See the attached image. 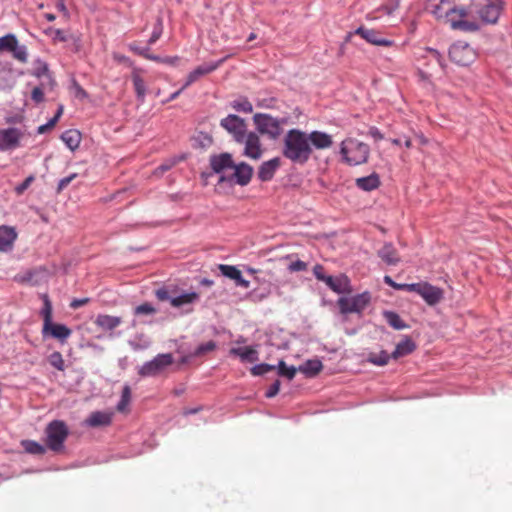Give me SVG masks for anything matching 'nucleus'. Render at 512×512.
<instances>
[{
  "instance_id": "obj_1",
  "label": "nucleus",
  "mask_w": 512,
  "mask_h": 512,
  "mask_svg": "<svg viewBox=\"0 0 512 512\" xmlns=\"http://www.w3.org/2000/svg\"><path fill=\"white\" fill-rule=\"evenodd\" d=\"M437 19H443L454 30L464 32H476L479 30V24L476 20H469L468 11L464 7H452L448 0H440L432 10Z\"/></svg>"
},
{
  "instance_id": "obj_2",
  "label": "nucleus",
  "mask_w": 512,
  "mask_h": 512,
  "mask_svg": "<svg viewBox=\"0 0 512 512\" xmlns=\"http://www.w3.org/2000/svg\"><path fill=\"white\" fill-rule=\"evenodd\" d=\"M282 154L293 163L305 164L312 154L307 133L299 129L289 130L284 137Z\"/></svg>"
},
{
  "instance_id": "obj_3",
  "label": "nucleus",
  "mask_w": 512,
  "mask_h": 512,
  "mask_svg": "<svg viewBox=\"0 0 512 512\" xmlns=\"http://www.w3.org/2000/svg\"><path fill=\"white\" fill-rule=\"evenodd\" d=\"M502 0H473L467 9L468 19L476 20L481 25L496 24L504 10Z\"/></svg>"
},
{
  "instance_id": "obj_4",
  "label": "nucleus",
  "mask_w": 512,
  "mask_h": 512,
  "mask_svg": "<svg viewBox=\"0 0 512 512\" xmlns=\"http://www.w3.org/2000/svg\"><path fill=\"white\" fill-rule=\"evenodd\" d=\"M340 154L343 161L350 166H357L367 163L370 155L368 144L356 138L348 137L340 144Z\"/></svg>"
},
{
  "instance_id": "obj_5",
  "label": "nucleus",
  "mask_w": 512,
  "mask_h": 512,
  "mask_svg": "<svg viewBox=\"0 0 512 512\" xmlns=\"http://www.w3.org/2000/svg\"><path fill=\"white\" fill-rule=\"evenodd\" d=\"M67 425L60 420H54L46 427V445L52 451H60L68 436Z\"/></svg>"
},
{
  "instance_id": "obj_6",
  "label": "nucleus",
  "mask_w": 512,
  "mask_h": 512,
  "mask_svg": "<svg viewBox=\"0 0 512 512\" xmlns=\"http://www.w3.org/2000/svg\"><path fill=\"white\" fill-rule=\"evenodd\" d=\"M174 362L171 353L158 354L152 360L145 362L138 370L142 377H155L166 370Z\"/></svg>"
},
{
  "instance_id": "obj_7",
  "label": "nucleus",
  "mask_w": 512,
  "mask_h": 512,
  "mask_svg": "<svg viewBox=\"0 0 512 512\" xmlns=\"http://www.w3.org/2000/svg\"><path fill=\"white\" fill-rule=\"evenodd\" d=\"M449 57L454 63L467 66L476 60L477 53L468 43L458 41L450 47Z\"/></svg>"
},
{
  "instance_id": "obj_8",
  "label": "nucleus",
  "mask_w": 512,
  "mask_h": 512,
  "mask_svg": "<svg viewBox=\"0 0 512 512\" xmlns=\"http://www.w3.org/2000/svg\"><path fill=\"white\" fill-rule=\"evenodd\" d=\"M370 300L369 292H364L350 298L341 297L338 299L337 304L342 314L360 313L367 307Z\"/></svg>"
},
{
  "instance_id": "obj_9",
  "label": "nucleus",
  "mask_w": 512,
  "mask_h": 512,
  "mask_svg": "<svg viewBox=\"0 0 512 512\" xmlns=\"http://www.w3.org/2000/svg\"><path fill=\"white\" fill-rule=\"evenodd\" d=\"M253 120L258 131L268 135L271 139L278 138L282 133V123L268 114H255Z\"/></svg>"
},
{
  "instance_id": "obj_10",
  "label": "nucleus",
  "mask_w": 512,
  "mask_h": 512,
  "mask_svg": "<svg viewBox=\"0 0 512 512\" xmlns=\"http://www.w3.org/2000/svg\"><path fill=\"white\" fill-rule=\"evenodd\" d=\"M0 51H7L20 63H27L28 51L25 45H20L14 34L0 37Z\"/></svg>"
},
{
  "instance_id": "obj_11",
  "label": "nucleus",
  "mask_w": 512,
  "mask_h": 512,
  "mask_svg": "<svg viewBox=\"0 0 512 512\" xmlns=\"http://www.w3.org/2000/svg\"><path fill=\"white\" fill-rule=\"evenodd\" d=\"M409 288L419 294L430 306L436 305L443 298V291L427 282L412 283Z\"/></svg>"
},
{
  "instance_id": "obj_12",
  "label": "nucleus",
  "mask_w": 512,
  "mask_h": 512,
  "mask_svg": "<svg viewBox=\"0 0 512 512\" xmlns=\"http://www.w3.org/2000/svg\"><path fill=\"white\" fill-rule=\"evenodd\" d=\"M221 126L231 133L237 142L244 140L246 125L242 118L237 115L230 114L221 120Z\"/></svg>"
},
{
  "instance_id": "obj_13",
  "label": "nucleus",
  "mask_w": 512,
  "mask_h": 512,
  "mask_svg": "<svg viewBox=\"0 0 512 512\" xmlns=\"http://www.w3.org/2000/svg\"><path fill=\"white\" fill-rule=\"evenodd\" d=\"M232 170L233 172L230 176H222L220 178V181H224L226 179L229 181L234 180L235 183L241 186H245L250 182L251 177L253 175V168L250 165L242 162L238 165H233Z\"/></svg>"
},
{
  "instance_id": "obj_14",
  "label": "nucleus",
  "mask_w": 512,
  "mask_h": 512,
  "mask_svg": "<svg viewBox=\"0 0 512 512\" xmlns=\"http://www.w3.org/2000/svg\"><path fill=\"white\" fill-rule=\"evenodd\" d=\"M21 138L22 132L17 128L0 129V151L17 148Z\"/></svg>"
},
{
  "instance_id": "obj_15",
  "label": "nucleus",
  "mask_w": 512,
  "mask_h": 512,
  "mask_svg": "<svg viewBox=\"0 0 512 512\" xmlns=\"http://www.w3.org/2000/svg\"><path fill=\"white\" fill-rule=\"evenodd\" d=\"M225 61V58L217 61V62H211V63H205L198 67H196L193 71H191L186 79L185 84L183 85V88L189 87L194 82L198 81L201 77L208 75L215 71L221 64H223Z\"/></svg>"
},
{
  "instance_id": "obj_16",
  "label": "nucleus",
  "mask_w": 512,
  "mask_h": 512,
  "mask_svg": "<svg viewBox=\"0 0 512 512\" xmlns=\"http://www.w3.org/2000/svg\"><path fill=\"white\" fill-rule=\"evenodd\" d=\"M245 143L244 154L252 159H259L262 155V148L259 136L250 132L247 135L245 134L244 140Z\"/></svg>"
},
{
  "instance_id": "obj_17",
  "label": "nucleus",
  "mask_w": 512,
  "mask_h": 512,
  "mask_svg": "<svg viewBox=\"0 0 512 512\" xmlns=\"http://www.w3.org/2000/svg\"><path fill=\"white\" fill-rule=\"evenodd\" d=\"M113 411H94L84 421L85 425L92 428L107 427L112 423Z\"/></svg>"
},
{
  "instance_id": "obj_18",
  "label": "nucleus",
  "mask_w": 512,
  "mask_h": 512,
  "mask_svg": "<svg viewBox=\"0 0 512 512\" xmlns=\"http://www.w3.org/2000/svg\"><path fill=\"white\" fill-rule=\"evenodd\" d=\"M42 334L44 337L49 335L64 343L71 336L72 331L64 324L51 322L48 327H42Z\"/></svg>"
},
{
  "instance_id": "obj_19",
  "label": "nucleus",
  "mask_w": 512,
  "mask_h": 512,
  "mask_svg": "<svg viewBox=\"0 0 512 512\" xmlns=\"http://www.w3.org/2000/svg\"><path fill=\"white\" fill-rule=\"evenodd\" d=\"M355 34L361 36L367 42L377 46L389 47L393 44L392 41L382 38L380 32L363 26L357 28Z\"/></svg>"
},
{
  "instance_id": "obj_20",
  "label": "nucleus",
  "mask_w": 512,
  "mask_h": 512,
  "mask_svg": "<svg viewBox=\"0 0 512 512\" xmlns=\"http://www.w3.org/2000/svg\"><path fill=\"white\" fill-rule=\"evenodd\" d=\"M143 72H144L143 69L138 68V67H134L131 72V80L133 82L135 94H136L137 99L140 102L145 101V97H146V93H147L146 83L142 76Z\"/></svg>"
},
{
  "instance_id": "obj_21",
  "label": "nucleus",
  "mask_w": 512,
  "mask_h": 512,
  "mask_svg": "<svg viewBox=\"0 0 512 512\" xmlns=\"http://www.w3.org/2000/svg\"><path fill=\"white\" fill-rule=\"evenodd\" d=\"M417 59L426 60L424 65L427 67L430 65H437L441 68L444 67L442 55L433 48L426 47L419 49Z\"/></svg>"
},
{
  "instance_id": "obj_22",
  "label": "nucleus",
  "mask_w": 512,
  "mask_h": 512,
  "mask_svg": "<svg viewBox=\"0 0 512 512\" xmlns=\"http://www.w3.org/2000/svg\"><path fill=\"white\" fill-rule=\"evenodd\" d=\"M308 142L318 150L330 148L333 144L332 136L321 131L307 133Z\"/></svg>"
},
{
  "instance_id": "obj_23",
  "label": "nucleus",
  "mask_w": 512,
  "mask_h": 512,
  "mask_svg": "<svg viewBox=\"0 0 512 512\" xmlns=\"http://www.w3.org/2000/svg\"><path fill=\"white\" fill-rule=\"evenodd\" d=\"M219 270L222 275L234 280L237 286L249 288L250 282L242 277V273L237 267L221 264L219 265Z\"/></svg>"
},
{
  "instance_id": "obj_24",
  "label": "nucleus",
  "mask_w": 512,
  "mask_h": 512,
  "mask_svg": "<svg viewBox=\"0 0 512 512\" xmlns=\"http://www.w3.org/2000/svg\"><path fill=\"white\" fill-rule=\"evenodd\" d=\"M281 160L278 157L263 162L258 170V177L261 181H270L276 170L280 167Z\"/></svg>"
},
{
  "instance_id": "obj_25",
  "label": "nucleus",
  "mask_w": 512,
  "mask_h": 512,
  "mask_svg": "<svg viewBox=\"0 0 512 512\" xmlns=\"http://www.w3.org/2000/svg\"><path fill=\"white\" fill-rule=\"evenodd\" d=\"M233 165L232 156L229 153L214 155L210 158V166L216 173H221L228 168L232 169Z\"/></svg>"
},
{
  "instance_id": "obj_26",
  "label": "nucleus",
  "mask_w": 512,
  "mask_h": 512,
  "mask_svg": "<svg viewBox=\"0 0 512 512\" xmlns=\"http://www.w3.org/2000/svg\"><path fill=\"white\" fill-rule=\"evenodd\" d=\"M16 238L17 233L14 228L0 226V251L7 252L11 250Z\"/></svg>"
},
{
  "instance_id": "obj_27",
  "label": "nucleus",
  "mask_w": 512,
  "mask_h": 512,
  "mask_svg": "<svg viewBox=\"0 0 512 512\" xmlns=\"http://www.w3.org/2000/svg\"><path fill=\"white\" fill-rule=\"evenodd\" d=\"M95 325L103 331H112L117 328L121 323V317L111 316L107 314H99L95 321Z\"/></svg>"
},
{
  "instance_id": "obj_28",
  "label": "nucleus",
  "mask_w": 512,
  "mask_h": 512,
  "mask_svg": "<svg viewBox=\"0 0 512 512\" xmlns=\"http://www.w3.org/2000/svg\"><path fill=\"white\" fill-rule=\"evenodd\" d=\"M415 349H416L415 342L411 338L406 336L401 342H399L396 345L395 350L391 354L392 359L397 360L401 357L407 356V355L411 354L412 352H414Z\"/></svg>"
},
{
  "instance_id": "obj_29",
  "label": "nucleus",
  "mask_w": 512,
  "mask_h": 512,
  "mask_svg": "<svg viewBox=\"0 0 512 512\" xmlns=\"http://www.w3.org/2000/svg\"><path fill=\"white\" fill-rule=\"evenodd\" d=\"M380 177L377 173H372L369 176L360 177L355 180L356 186L363 191H373L380 186Z\"/></svg>"
},
{
  "instance_id": "obj_30",
  "label": "nucleus",
  "mask_w": 512,
  "mask_h": 512,
  "mask_svg": "<svg viewBox=\"0 0 512 512\" xmlns=\"http://www.w3.org/2000/svg\"><path fill=\"white\" fill-rule=\"evenodd\" d=\"M324 282L332 291L336 293L341 294L349 292V280L346 276H328Z\"/></svg>"
},
{
  "instance_id": "obj_31",
  "label": "nucleus",
  "mask_w": 512,
  "mask_h": 512,
  "mask_svg": "<svg viewBox=\"0 0 512 512\" xmlns=\"http://www.w3.org/2000/svg\"><path fill=\"white\" fill-rule=\"evenodd\" d=\"M230 354L238 356L242 362L253 363L258 361L257 350L250 346L232 348Z\"/></svg>"
},
{
  "instance_id": "obj_32",
  "label": "nucleus",
  "mask_w": 512,
  "mask_h": 512,
  "mask_svg": "<svg viewBox=\"0 0 512 512\" xmlns=\"http://www.w3.org/2000/svg\"><path fill=\"white\" fill-rule=\"evenodd\" d=\"M378 255L388 265H396L400 261L397 250L391 243L385 244L378 251Z\"/></svg>"
},
{
  "instance_id": "obj_33",
  "label": "nucleus",
  "mask_w": 512,
  "mask_h": 512,
  "mask_svg": "<svg viewBox=\"0 0 512 512\" xmlns=\"http://www.w3.org/2000/svg\"><path fill=\"white\" fill-rule=\"evenodd\" d=\"M200 296L197 292H186L179 296L171 298V305L175 308L193 304L199 300Z\"/></svg>"
},
{
  "instance_id": "obj_34",
  "label": "nucleus",
  "mask_w": 512,
  "mask_h": 512,
  "mask_svg": "<svg viewBox=\"0 0 512 512\" xmlns=\"http://www.w3.org/2000/svg\"><path fill=\"white\" fill-rule=\"evenodd\" d=\"M61 139L73 151L80 145L81 134L77 130H67L62 134Z\"/></svg>"
},
{
  "instance_id": "obj_35",
  "label": "nucleus",
  "mask_w": 512,
  "mask_h": 512,
  "mask_svg": "<svg viewBox=\"0 0 512 512\" xmlns=\"http://www.w3.org/2000/svg\"><path fill=\"white\" fill-rule=\"evenodd\" d=\"M323 368V365L320 360H308L302 366L299 367V371L304 373L307 376H315L317 375Z\"/></svg>"
},
{
  "instance_id": "obj_36",
  "label": "nucleus",
  "mask_w": 512,
  "mask_h": 512,
  "mask_svg": "<svg viewBox=\"0 0 512 512\" xmlns=\"http://www.w3.org/2000/svg\"><path fill=\"white\" fill-rule=\"evenodd\" d=\"M391 358V354L385 350H381L380 352H369L367 355V361L377 366H384L388 364Z\"/></svg>"
},
{
  "instance_id": "obj_37",
  "label": "nucleus",
  "mask_w": 512,
  "mask_h": 512,
  "mask_svg": "<svg viewBox=\"0 0 512 512\" xmlns=\"http://www.w3.org/2000/svg\"><path fill=\"white\" fill-rule=\"evenodd\" d=\"M383 316L387 323L396 330H402L408 327L400 316L393 311H384Z\"/></svg>"
},
{
  "instance_id": "obj_38",
  "label": "nucleus",
  "mask_w": 512,
  "mask_h": 512,
  "mask_svg": "<svg viewBox=\"0 0 512 512\" xmlns=\"http://www.w3.org/2000/svg\"><path fill=\"white\" fill-rule=\"evenodd\" d=\"M131 401V389L128 385H125L122 390L121 399L117 404V411L120 413H126L128 411V405Z\"/></svg>"
},
{
  "instance_id": "obj_39",
  "label": "nucleus",
  "mask_w": 512,
  "mask_h": 512,
  "mask_svg": "<svg viewBox=\"0 0 512 512\" xmlns=\"http://www.w3.org/2000/svg\"><path fill=\"white\" fill-rule=\"evenodd\" d=\"M40 314L43 318V326L48 327L49 323L53 322L52 321L53 308H52V304H51L48 296L44 297L43 308H42Z\"/></svg>"
},
{
  "instance_id": "obj_40",
  "label": "nucleus",
  "mask_w": 512,
  "mask_h": 512,
  "mask_svg": "<svg viewBox=\"0 0 512 512\" xmlns=\"http://www.w3.org/2000/svg\"><path fill=\"white\" fill-rule=\"evenodd\" d=\"M22 446L30 454L42 455L45 453V447L33 440L22 441Z\"/></svg>"
},
{
  "instance_id": "obj_41",
  "label": "nucleus",
  "mask_w": 512,
  "mask_h": 512,
  "mask_svg": "<svg viewBox=\"0 0 512 512\" xmlns=\"http://www.w3.org/2000/svg\"><path fill=\"white\" fill-rule=\"evenodd\" d=\"M45 33L52 39L53 43L55 44L58 42H66L72 38V36L67 35L61 29L49 28L45 31Z\"/></svg>"
},
{
  "instance_id": "obj_42",
  "label": "nucleus",
  "mask_w": 512,
  "mask_h": 512,
  "mask_svg": "<svg viewBox=\"0 0 512 512\" xmlns=\"http://www.w3.org/2000/svg\"><path fill=\"white\" fill-rule=\"evenodd\" d=\"M49 364L59 371L65 370V362L62 354L58 351L51 353L48 357Z\"/></svg>"
},
{
  "instance_id": "obj_43",
  "label": "nucleus",
  "mask_w": 512,
  "mask_h": 512,
  "mask_svg": "<svg viewBox=\"0 0 512 512\" xmlns=\"http://www.w3.org/2000/svg\"><path fill=\"white\" fill-rule=\"evenodd\" d=\"M297 369L294 366L288 367L283 360L279 361L278 374L287 377L289 380L293 379L296 375Z\"/></svg>"
},
{
  "instance_id": "obj_44",
  "label": "nucleus",
  "mask_w": 512,
  "mask_h": 512,
  "mask_svg": "<svg viewBox=\"0 0 512 512\" xmlns=\"http://www.w3.org/2000/svg\"><path fill=\"white\" fill-rule=\"evenodd\" d=\"M232 107L235 110L240 111V112H244V113H251L253 111L252 104L246 98H242V99H238V100L233 101Z\"/></svg>"
},
{
  "instance_id": "obj_45",
  "label": "nucleus",
  "mask_w": 512,
  "mask_h": 512,
  "mask_svg": "<svg viewBox=\"0 0 512 512\" xmlns=\"http://www.w3.org/2000/svg\"><path fill=\"white\" fill-rule=\"evenodd\" d=\"M276 368L274 365L262 363L255 365L251 368V374L254 376H261L264 375L270 371H273Z\"/></svg>"
},
{
  "instance_id": "obj_46",
  "label": "nucleus",
  "mask_w": 512,
  "mask_h": 512,
  "mask_svg": "<svg viewBox=\"0 0 512 512\" xmlns=\"http://www.w3.org/2000/svg\"><path fill=\"white\" fill-rule=\"evenodd\" d=\"M163 32V21L161 18H158L156 24L154 26L151 37L148 40L150 45L156 43V41L161 37Z\"/></svg>"
},
{
  "instance_id": "obj_47",
  "label": "nucleus",
  "mask_w": 512,
  "mask_h": 512,
  "mask_svg": "<svg viewBox=\"0 0 512 512\" xmlns=\"http://www.w3.org/2000/svg\"><path fill=\"white\" fill-rule=\"evenodd\" d=\"M134 313L135 315H152L156 313V309L152 304L145 302L143 304L138 305L134 309Z\"/></svg>"
},
{
  "instance_id": "obj_48",
  "label": "nucleus",
  "mask_w": 512,
  "mask_h": 512,
  "mask_svg": "<svg viewBox=\"0 0 512 512\" xmlns=\"http://www.w3.org/2000/svg\"><path fill=\"white\" fill-rule=\"evenodd\" d=\"M216 348V344L214 341H208L206 343H203L201 345H199L195 352L193 353L194 356H201V355H204L208 352H211L213 351L214 349Z\"/></svg>"
},
{
  "instance_id": "obj_49",
  "label": "nucleus",
  "mask_w": 512,
  "mask_h": 512,
  "mask_svg": "<svg viewBox=\"0 0 512 512\" xmlns=\"http://www.w3.org/2000/svg\"><path fill=\"white\" fill-rule=\"evenodd\" d=\"M35 177L33 175L28 176L21 184L15 187V192L21 195L26 191L29 186L34 182Z\"/></svg>"
},
{
  "instance_id": "obj_50",
  "label": "nucleus",
  "mask_w": 512,
  "mask_h": 512,
  "mask_svg": "<svg viewBox=\"0 0 512 512\" xmlns=\"http://www.w3.org/2000/svg\"><path fill=\"white\" fill-rule=\"evenodd\" d=\"M307 263L302 261V260H296V261H292L289 265H288V270L290 272H300V271H305L307 270Z\"/></svg>"
},
{
  "instance_id": "obj_51",
  "label": "nucleus",
  "mask_w": 512,
  "mask_h": 512,
  "mask_svg": "<svg viewBox=\"0 0 512 512\" xmlns=\"http://www.w3.org/2000/svg\"><path fill=\"white\" fill-rule=\"evenodd\" d=\"M77 176V173H73L67 177L62 178L58 183L57 193H61Z\"/></svg>"
},
{
  "instance_id": "obj_52",
  "label": "nucleus",
  "mask_w": 512,
  "mask_h": 512,
  "mask_svg": "<svg viewBox=\"0 0 512 512\" xmlns=\"http://www.w3.org/2000/svg\"><path fill=\"white\" fill-rule=\"evenodd\" d=\"M384 281H385L386 284H388L389 286H391V287H393V288H395L397 290H405V291L413 292L409 288L410 284H404V283L398 284V283L394 282L391 279V277H389V276H385L384 277Z\"/></svg>"
},
{
  "instance_id": "obj_53",
  "label": "nucleus",
  "mask_w": 512,
  "mask_h": 512,
  "mask_svg": "<svg viewBox=\"0 0 512 512\" xmlns=\"http://www.w3.org/2000/svg\"><path fill=\"white\" fill-rule=\"evenodd\" d=\"M130 49L135 51V52H137L139 55L143 56L146 59L162 63L163 58H161L159 56H156V55H153V54H149L147 52V49H136V48H134L132 46H130Z\"/></svg>"
},
{
  "instance_id": "obj_54",
  "label": "nucleus",
  "mask_w": 512,
  "mask_h": 512,
  "mask_svg": "<svg viewBox=\"0 0 512 512\" xmlns=\"http://www.w3.org/2000/svg\"><path fill=\"white\" fill-rule=\"evenodd\" d=\"M399 7V0H389L387 4L383 5L381 9L385 11L386 14H392Z\"/></svg>"
},
{
  "instance_id": "obj_55",
  "label": "nucleus",
  "mask_w": 512,
  "mask_h": 512,
  "mask_svg": "<svg viewBox=\"0 0 512 512\" xmlns=\"http://www.w3.org/2000/svg\"><path fill=\"white\" fill-rule=\"evenodd\" d=\"M155 296L159 301L169 300L171 302V298H172L169 294V291L164 287L157 289L155 291Z\"/></svg>"
},
{
  "instance_id": "obj_56",
  "label": "nucleus",
  "mask_w": 512,
  "mask_h": 512,
  "mask_svg": "<svg viewBox=\"0 0 512 512\" xmlns=\"http://www.w3.org/2000/svg\"><path fill=\"white\" fill-rule=\"evenodd\" d=\"M280 390V381L276 380L265 393L267 398H272L278 394Z\"/></svg>"
},
{
  "instance_id": "obj_57",
  "label": "nucleus",
  "mask_w": 512,
  "mask_h": 512,
  "mask_svg": "<svg viewBox=\"0 0 512 512\" xmlns=\"http://www.w3.org/2000/svg\"><path fill=\"white\" fill-rule=\"evenodd\" d=\"M313 273H314V276L316 277V279L319 281L324 282L325 279L328 277L324 274V267L320 264H317L314 266Z\"/></svg>"
},
{
  "instance_id": "obj_58",
  "label": "nucleus",
  "mask_w": 512,
  "mask_h": 512,
  "mask_svg": "<svg viewBox=\"0 0 512 512\" xmlns=\"http://www.w3.org/2000/svg\"><path fill=\"white\" fill-rule=\"evenodd\" d=\"M31 98L33 101H35L36 103H40L44 100V93H43V90L40 88V87H35L33 90H32V93H31Z\"/></svg>"
},
{
  "instance_id": "obj_59",
  "label": "nucleus",
  "mask_w": 512,
  "mask_h": 512,
  "mask_svg": "<svg viewBox=\"0 0 512 512\" xmlns=\"http://www.w3.org/2000/svg\"><path fill=\"white\" fill-rule=\"evenodd\" d=\"M89 301H90L89 298L73 299L70 303V307L72 309H78V308L86 305L87 303H89Z\"/></svg>"
},
{
  "instance_id": "obj_60",
  "label": "nucleus",
  "mask_w": 512,
  "mask_h": 512,
  "mask_svg": "<svg viewBox=\"0 0 512 512\" xmlns=\"http://www.w3.org/2000/svg\"><path fill=\"white\" fill-rule=\"evenodd\" d=\"M56 8L65 16L69 17L68 9L65 5V0H56Z\"/></svg>"
},
{
  "instance_id": "obj_61",
  "label": "nucleus",
  "mask_w": 512,
  "mask_h": 512,
  "mask_svg": "<svg viewBox=\"0 0 512 512\" xmlns=\"http://www.w3.org/2000/svg\"><path fill=\"white\" fill-rule=\"evenodd\" d=\"M179 61H180V58L178 56H173V57L163 58L162 63L175 66L178 64Z\"/></svg>"
},
{
  "instance_id": "obj_62",
  "label": "nucleus",
  "mask_w": 512,
  "mask_h": 512,
  "mask_svg": "<svg viewBox=\"0 0 512 512\" xmlns=\"http://www.w3.org/2000/svg\"><path fill=\"white\" fill-rule=\"evenodd\" d=\"M369 134L375 139V140H382L383 139V135L382 133L375 127H372L370 130H369Z\"/></svg>"
},
{
  "instance_id": "obj_63",
  "label": "nucleus",
  "mask_w": 512,
  "mask_h": 512,
  "mask_svg": "<svg viewBox=\"0 0 512 512\" xmlns=\"http://www.w3.org/2000/svg\"><path fill=\"white\" fill-rule=\"evenodd\" d=\"M173 165H174V162H171V163H169V164H162V165H160V166L156 169V171L160 170V171H161V173H164V172L168 171V170H169Z\"/></svg>"
},
{
  "instance_id": "obj_64",
  "label": "nucleus",
  "mask_w": 512,
  "mask_h": 512,
  "mask_svg": "<svg viewBox=\"0 0 512 512\" xmlns=\"http://www.w3.org/2000/svg\"><path fill=\"white\" fill-rule=\"evenodd\" d=\"M57 122H58L57 117H53L45 125L48 127V129H52L56 125Z\"/></svg>"
}]
</instances>
